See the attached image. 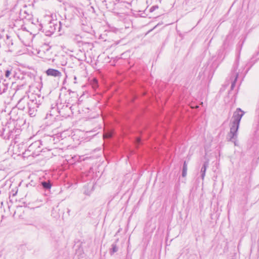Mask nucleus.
<instances>
[{
    "label": "nucleus",
    "mask_w": 259,
    "mask_h": 259,
    "mask_svg": "<svg viewBox=\"0 0 259 259\" xmlns=\"http://www.w3.org/2000/svg\"><path fill=\"white\" fill-rule=\"evenodd\" d=\"M43 98L40 95H34L29 98L23 97L20 99L17 104L19 109L24 110V104L27 103L28 113L30 117H34L36 115L37 109L41 104Z\"/></svg>",
    "instance_id": "obj_1"
},
{
    "label": "nucleus",
    "mask_w": 259,
    "mask_h": 259,
    "mask_svg": "<svg viewBox=\"0 0 259 259\" xmlns=\"http://www.w3.org/2000/svg\"><path fill=\"white\" fill-rule=\"evenodd\" d=\"M245 112L240 108H237L236 110L234 112L230 127V131L228 135L227 139L228 141L234 143L235 146H238L237 141V132L239 128L240 120L244 115Z\"/></svg>",
    "instance_id": "obj_2"
},
{
    "label": "nucleus",
    "mask_w": 259,
    "mask_h": 259,
    "mask_svg": "<svg viewBox=\"0 0 259 259\" xmlns=\"http://www.w3.org/2000/svg\"><path fill=\"white\" fill-rule=\"evenodd\" d=\"M244 40L240 41L239 43L237 44L236 47V51L237 52V57L236 61L235 62L233 69L231 72L230 79L231 80V90H233L235 86L236 81L237 80L239 76H240L241 77H244L247 72L248 71V69L246 70L244 73H243V71L244 69V67L242 66L240 69H238V65H239V58L240 56V54L243 45Z\"/></svg>",
    "instance_id": "obj_3"
},
{
    "label": "nucleus",
    "mask_w": 259,
    "mask_h": 259,
    "mask_svg": "<svg viewBox=\"0 0 259 259\" xmlns=\"http://www.w3.org/2000/svg\"><path fill=\"white\" fill-rule=\"evenodd\" d=\"M54 139L51 136H46L41 140L36 141L31 144L24 154L28 156L36 157L42 151L41 146H47L48 144L52 143Z\"/></svg>",
    "instance_id": "obj_4"
},
{
    "label": "nucleus",
    "mask_w": 259,
    "mask_h": 259,
    "mask_svg": "<svg viewBox=\"0 0 259 259\" xmlns=\"http://www.w3.org/2000/svg\"><path fill=\"white\" fill-rule=\"evenodd\" d=\"M128 4V3L125 2L116 0L115 2L106 4V6L107 9L109 11L115 14H119L123 13V11L125 10V8H126Z\"/></svg>",
    "instance_id": "obj_5"
},
{
    "label": "nucleus",
    "mask_w": 259,
    "mask_h": 259,
    "mask_svg": "<svg viewBox=\"0 0 259 259\" xmlns=\"http://www.w3.org/2000/svg\"><path fill=\"white\" fill-rule=\"evenodd\" d=\"M54 22L55 20L50 21L44 29L47 36H50L55 33V27H54Z\"/></svg>",
    "instance_id": "obj_6"
},
{
    "label": "nucleus",
    "mask_w": 259,
    "mask_h": 259,
    "mask_svg": "<svg viewBox=\"0 0 259 259\" xmlns=\"http://www.w3.org/2000/svg\"><path fill=\"white\" fill-rule=\"evenodd\" d=\"M13 132L10 130L9 127H5L3 128V131L1 133V136L5 139L9 140L10 138H13Z\"/></svg>",
    "instance_id": "obj_7"
},
{
    "label": "nucleus",
    "mask_w": 259,
    "mask_h": 259,
    "mask_svg": "<svg viewBox=\"0 0 259 259\" xmlns=\"http://www.w3.org/2000/svg\"><path fill=\"white\" fill-rule=\"evenodd\" d=\"M46 73L48 76H51L55 77H60L62 76V73L58 70L49 68L46 71Z\"/></svg>",
    "instance_id": "obj_8"
},
{
    "label": "nucleus",
    "mask_w": 259,
    "mask_h": 259,
    "mask_svg": "<svg viewBox=\"0 0 259 259\" xmlns=\"http://www.w3.org/2000/svg\"><path fill=\"white\" fill-rule=\"evenodd\" d=\"M60 106H61L60 104V105H58L57 110H58V113L60 115L64 116V115H68V113H65V112H68L71 110V107H68V105H63L62 109H60Z\"/></svg>",
    "instance_id": "obj_9"
},
{
    "label": "nucleus",
    "mask_w": 259,
    "mask_h": 259,
    "mask_svg": "<svg viewBox=\"0 0 259 259\" xmlns=\"http://www.w3.org/2000/svg\"><path fill=\"white\" fill-rule=\"evenodd\" d=\"M40 185L46 190L50 189L52 186V184L50 180L40 181Z\"/></svg>",
    "instance_id": "obj_10"
},
{
    "label": "nucleus",
    "mask_w": 259,
    "mask_h": 259,
    "mask_svg": "<svg viewBox=\"0 0 259 259\" xmlns=\"http://www.w3.org/2000/svg\"><path fill=\"white\" fill-rule=\"evenodd\" d=\"M15 71L12 67H9L5 71V76L6 77L11 79L12 76L15 75Z\"/></svg>",
    "instance_id": "obj_11"
},
{
    "label": "nucleus",
    "mask_w": 259,
    "mask_h": 259,
    "mask_svg": "<svg viewBox=\"0 0 259 259\" xmlns=\"http://www.w3.org/2000/svg\"><path fill=\"white\" fill-rule=\"evenodd\" d=\"M208 162L206 161V162H204L202 166L201 167V168L200 170V173H201V177L202 180H203L204 178V177L205 176L206 170V169L208 167Z\"/></svg>",
    "instance_id": "obj_12"
},
{
    "label": "nucleus",
    "mask_w": 259,
    "mask_h": 259,
    "mask_svg": "<svg viewBox=\"0 0 259 259\" xmlns=\"http://www.w3.org/2000/svg\"><path fill=\"white\" fill-rule=\"evenodd\" d=\"M8 89V84L0 82V94L5 93Z\"/></svg>",
    "instance_id": "obj_13"
},
{
    "label": "nucleus",
    "mask_w": 259,
    "mask_h": 259,
    "mask_svg": "<svg viewBox=\"0 0 259 259\" xmlns=\"http://www.w3.org/2000/svg\"><path fill=\"white\" fill-rule=\"evenodd\" d=\"M54 27H55V32L58 31V32L60 31L61 27L62 26V23L61 21H59L58 23L56 20H55L54 22Z\"/></svg>",
    "instance_id": "obj_14"
},
{
    "label": "nucleus",
    "mask_w": 259,
    "mask_h": 259,
    "mask_svg": "<svg viewBox=\"0 0 259 259\" xmlns=\"http://www.w3.org/2000/svg\"><path fill=\"white\" fill-rule=\"evenodd\" d=\"M111 246L112 247L110 249V253L111 255H112L118 251V247L115 243H113Z\"/></svg>",
    "instance_id": "obj_15"
},
{
    "label": "nucleus",
    "mask_w": 259,
    "mask_h": 259,
    "mask_svg": "<svg viewBox=\"0 0 259 259\" xmlns=\"http://www.w3.org/2000/svg\"><path fill=\"white\" fill-rule=\"evenodd\" d=\"M187 164L186 163V162L184 161L183 166V169H182V177H185L187 175Z\"/></svg>",
    "instance_id": "obj_16"
},
{
    "label": "nucleus",
    "mask_w": 259,
    "mask_h": 259,
    "mask_svg": "<svg viewBox=\"0 0 259 259\" xmlns=\"http://www.w3.org/2000/svg\"><path fill=\"white\" fill-rule=\"evenodd\" d=\"M92 85L94 89H96L98 87V82L96 78H93L92 81Z\"/></svg>",
    "instance_id": "obj_17"
},
{
    "label": "nucleus",
    "mask_w": 259,
    "mask_h": 259,
    "mask_svg": "<svg viewBox=\"0 0 259 259\" xmlns=\"http://www.w3.org/2000/svg\"><path fill=\"white\" fill-rule=\"evenodd\" d=\"M158 8V6H153L151 8V11H154L155 9Z\"/></svg>",
    "instance_id": "obj_18"
},
{
    "label": "nucleus",
    "mask_w": 259,
    "mask_h": 259,
    "mask_svg": "<svg viewBox=\"0 0 259 259\" xmlns=\"http://www.w3.org/2000/svg\"><path fill=\"white\" fill-rule=\"evenodd\" d=\"M84 194H85L86 195H90V194L89 193H87L85 191L84 192Z\"/></svg>",
    "instance_id": "obj_19"
},
{
    "label": "nucleus",
    "mask_w": 259,
    "mask_h": 259,
    "mask_svg": "<svg viewBox=\"0 0 259 259\" xmlns=\"http://www.w3.org/2000/svg\"><path fill=\"white\" fill-rule=\"evenodd\" d=\"M138 141L139 143L140 144V142H141V140H140V139H138Z\"/></svg>",
    "instance_id": "obj_20"
},
{
    "label": "nucleus",
    "mask_w": 259,
    "mask_h": 259,
    "mask_svg": "<svg viewBox=\"0 0 259 259\" xmlns=\"http://www.w3.org/2000/svg\"><path fill=\"white\" fill-rule=\"evenodd\" d=\"M74 80H76V77L75 76H74Z\"/></svg>",
    "instance_id": "obj_21"
},
{
    "label": "nucleus",
    "mask_w": 259,
    "mask_h": 259,
    "mask_svg": "<svg viewBox=\"0 0 259 259\" xmlns=\"http://www.w3.org/2000/svg\"><path fill=\"white\" fill-rule=\"evenodd\" d=\"M104 2L106 3V1L105 0L103 1V3H104Z\"/></svg>",
    "instance_id": "obj_22"
},
{
    "label": "nucleus",
    "mask_w": 259,
    "mask_h": 259,
    "mask_svg": "<svg viewBox=\"0 0 259 259\" xmlns=\"http://www.w3.org/2000/svg\"><path fill=\"white\" fill-rule=\"evenodd\" d=\"M24 85L22 84V85L20 86L19 88H21V87H23Z\"/></svg>",
    "instance_id": "obj_23"
}]
</instances>
